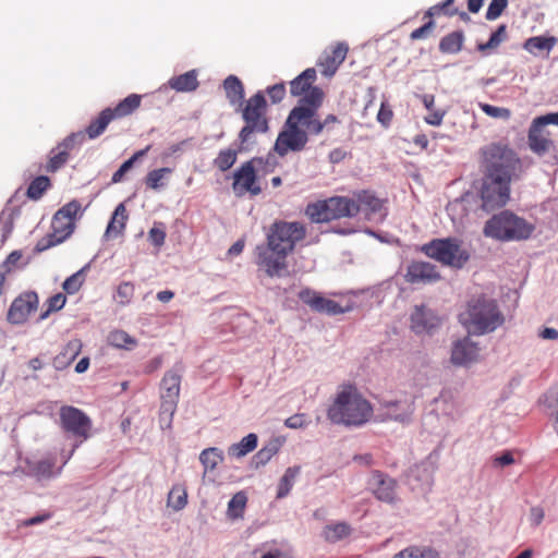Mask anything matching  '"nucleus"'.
I'll use <instances>...</instances> for the list:
<instances>
[{"label":"nucleus","mask_w":558,"mask_h":558,"mask_svg":"<svg viewBox=\"0 0 558 558\" xmlns=\"http://www.w3.org/2000/svg\"><path fill=\"white\" fill-rule=\"evenodd\" d=\"M445 112L439 110H432L428 116L425 117V122L429 125L438 126L441 124Z\"/></svg>","instance_id":"0e129e2a"},{"label":"nucleus","mask_w":558,"mask_h":558,"mask_svg":"<svg viewBox=\"0 0 558 558\" xmlns=\"http://www.w3.org/2000/svg\"><path fill=\"white\" fill-rule=\"evenodd\" d=\"M151 148V145H147L144 149L137 150L131 158L125 160L120 168L113 173L111 181L113 183L121 182L124 174L134 166V163L143 158Z\"/></svg>","instance_id":"c03bdc74"},{"label":"nucleus","mask_w":558,"mask_h":558,"mask_svg":"<svg viewBox=\"0 0 558 558\" xmlns=\"http://www.w3.org/2000/svg\"><path fill=\"white\" fill-rule=\"evenodd\" d=\"M181 374L178 369L168 371L161 379V414L173 415L180 396Z\"/></svg>","instance_id":"dca6fc26"},{"label":"nucleus","mask_w":558,"mask_h":558,"mask_svg":"<svg viewBox=\"0 0 558 558\" xmlns=\"http://www.w3.org/2000/svg\"><path fill=\"white\" fill-rule=\"evenodd\" d=\"M349 201L353 202L356 209V216L362 211L365 217L371 219L372 217L379 215L380 217L386 216V198H380L375 192L369 190H361L353 192L352 197Z\"/></svg>","instance_id":"2eb2a0df"},{"label":"nucleus","mask_w":558,"mask_h":558,"mask_svg":"<svg viewBox=\"0 0 558 558\" xmlns=\"http://www.w3.org/2000/svg\"><path fill=\"white\" fill-rule=\"evenodd\" d=\"M128 219H129V215H128L126 207L123 203H120L116 207V209L111 216V219L107 226L105 235L107 238H117V236L123 234Z\"/></svg>","instance_id":"cd10ccee"},{"label":"nucleus","mask_w":558,"mask_h":558,"mask_svg":"<svg viewBox=\"0 0 558 558\" xmlns=\"http://www.w3.org/2000/svg\"><path fill=\"white\" fill-rule=\"evenodd\" d=\"M392 558H440L438 553L429 547L409 546L392 556Z\"/></svg>","instance_id":"a19ab883"},{"label":"nucleus","mask_w":558,"mask_h":558,"mask_svg":"<svg viewBox=\"0 0 558 558\" xmlns=\"http://www.w3.org/2000/svg\"><path fill=\"white\" fill-rule=\"evenodd\" d=\"M527 145L537 156H544L556 148L551 132L537 118L533 119L529 128Z\"/></svg>","instance_id":"4468645a"},{"label":"nucleus","mask_w":558,"mask_h":558,"mask_svg":"<svg viewBox=\"0 0 558 558\" xmlns=\"http://www.w3.org/2000/svg\"><path fill=\"white\" fill-rule=\"evenodd\" d=\"M325 93L313 90L307 98H300L298 105L289 112L284 129L278 134L274 149L283 157L289 151L299 153L305 149L310 135H319L329 131L332 124L339 123L337 116L330 113L324 120L318 111L323 106Z\"/></svg>","instance_id":"f03ea898"},{"label":"nucleus","mask_w":558,"mask_h":558,"mask_svg":"<svg viewBox=\"0 0 558 558\" xmlns=\"http://www.w3.org/2000/svg\"><path fill=\"white\" fill-rule=\"evenodd\" d=\"M534 226L512 211L494 215L484 226V234L499 241H521L531 236Z\"/></svg>","instance_id":"423d86ee"},{"label":"nucleus","mask_w":558,"mask_h":558,"mask_svg":"<svg viewBox=\"0 0 558 558\" xmlns=\"http://www.w3.org/2000/svg\"><path fill=\"white\" fill-rule=\"evenodd\" d=\"M348 51L349 47L345 43H338L329 50H325L318 61L322 74L328 77L332 76L344 61Z\"/></svg>","instance_id":"4be33fe9"},{"label":"nucleus","mask_w":558,"mask_h":558,"mask_svg":"<svg viewBox=\"0 0 558 558\" xmlns=\"http://www.w3.org/2000/svg\"><path fill=\"white\" fill-rule=\"evenodd\" d=\"M142 104V96L138 94H130L119 101L116 107H111V113L114 120L123 119L134 113Z\"/></svg>","instance_id":"7c9ffc66"},{"label":"nucleus","mask_w":558,"mask_h":558,"mask_svg":"<svg viewBox=\"0 0 558 558\" xmlns=\"http://www.w3.org/2000/svg\"><path fill=\"white\" fill-rule=\"evenodd\" d=\"M85 276L83 270H78L69 278H66L62 284L63 290L69 294L76 293L83 286Z\"/></svg>","instance_id":"de8ad7c7"},{"label":"nucleus","mask_w":558,"mask_h":558,"mask_svg":"<svg viewBox=\"0 0 558 558\" xmlns=\"http://www.w3.org/2000/svg\"><path fill=\"white\" fill-rule=\"evenodd\" d=\"M480 348L469 337L454 342L451 351V361L456 365H466L478 356Z\"/></svg>","instance_id":"393cba45"},{"label":"nucleus","mask_w":558,"mask_h":558,"mask_svg":"<svg viewBox=\"0 0 558 558\" xmlns=\"http://www.w3.org/2000/svg\"><path fill=\"white\" fill-rule=\"evenodd\" d=\"M54 463L51 460H41L37 462L35 471L38 475L44 477H51L54 475L53 472Z\"/></svg>","instance_id":"052dcab7"},{"label":"nucleus","mask_w":558,"mask_h":558,"mask_svg":"<svg viewBox=\"0 0 558 558\" xmlns=\"http://www.w3.org/2000/svg\"><path fill=\"white\" fill-rule=\"evenodd\" d=\"M114 120L111 113V107L102 109L97 117L90 120L85 129V135L89 140L99 137L107 130L110 122Z\"/></svg>","instance_id":"bb28decb"},{"label":"nucleus","mask_w":558,"mask_h":558,"mask_svg":"<svg viewBox=\"0 0 558 558\" xmlns=\"http://www.w3.org/2000/svg\"><path fill=\"white\" fill-rule=\"evenodd\" d=\"M369 486L374 496L379 501L395 504L398 500L397 481L381 471L376 470L372 472Z\"/></svg>","instance_id":"6ab92c4d"},{"label":"nucleus","mask_w":558,"mask_h":558,"mask_svg":"<svg viewBox=\"0 0 558 558\" xmlns=\"http://www.w3.org/2000/svg\"><path fill=\"white\" fill-rule=\"evenodd\" d=\"M22 253L19 251H13L9 254L7 259L3 262L2 266L0 267V284L3 283L5 279V274L10 272L21 260Z\"/></svg>","instance_id":"3c124183"},{"label":"nucleus","mask_w":558,"mask_h":558,"mask_svg":"<svg viewBox=\"0 0 558 558\" xmlns=\"http://www.w3.org/2000/svg\"><path fill=\"white\" fill-rule=\"evenodd\" d=\"M51 182L48 177L39 175L35 178L28 185L26 195L33 201L41 198L44 193L50 187Z\"/></svg>","instance_id":"37998d69"},{"label":"nucleus","mask_w":558,"mask_h":558,"mask_svg":"<svg viewBox=\"0 0 558 558\" xmlns=\"http://www.w3.org/2000/svg\"><path fill=\"white\" fill-rule=\"evenodd\" d=\"M454 2V0H445L444 2L436 4L432 7L427 12V16L438 15L441 12L449 16L457 15L459 13V10L457 8L451 9V4Z\"/></svg>","instance_id":"5fc2aeb1"},{"label":"nucleus","mask_w":558,"mask_h":558,"mask_svg":"<svg viewBox=\"0 0 558 558\" xmlns=\"http://www.w3.org/2000/svg\"><path fill=\"white\" fill-rule=\"evenodd\" d=\"M242 106V119L244 126L239 133V140L243 147L251 142L254 133H265L268 131V119H267V101L263 92H257L251 96L247 100L243 101Z\"/></svg>","instance_id":"6e6552de"},{"label":"nucleus","mask_w":558,"mask_h":558,"mask_svg":"<svg viewBox=\"0 0 558 558\" xmlns=\"http://www.w3.org/2000/svg\"><path fill=\"white\" fill-rule=\"evenodd\" d=\"M223 460L222 451L216 447L204 449L199 454V461L205 472L214 471Z\"/></svg>","instance_id":"58836bf2"},{"label":"nucleus","mask_w":558,"mask_h":558,"mask_svg":"<svg viewBox=\"0 0 558 558\" xmlns=\"http://www.w3.org/2000/svg\"><path fill=\"white\" fill-rule=\"evenodd\" d=\"M187 504L186 487L182 484H174L168 494L167 505L174 511L182 510Z\"/></svg>","instance_id":"c9c22d12"},{"label":"nucleus","mask_w":558,"mask_h":558,"mask_svg":"<svg viewBox=\"0 0 558 558\" xmlns=\"http://www.w3.org/2000/svg\"><path fill=\"white\" fill-rule=\"evenodd\" d=\"M78 134H71L66 136L49 153V158L46 165V171L54 173L60 170L69 160L70 154L75 146V141Z\"/></svg>","instance_id":"5701e85b"},{"label":"nucleus","mask_w":558,"mask_h":558,"mask_svg":"<svg viewBox=\"0 0 558 558\" xmlns=\"http://www.w3.org/2000/svg\"><path fill=\"white\" fill-rule=\"evenodd\" d=\"M276 166L274 157L267 156L266 158L255 157L243 162L233 172L232 190L238 197L245 194L257 196L262 193V187L258 182L257 171H272Z\"/></svg>","instance_id":"0eeeda50"},{"label":"nucleus","mask_w":558,"mask_h":558,"mask_svg":"<svg viewBox=\"0 0 558 558\" xmlns=\"http://www.w3.org/2000/svg\"><path fill=\"white\" fill-rule=\"evenodd\" d=\"M508 38L507 26L501 24L497 27V29L490 35L489 39L485 44H478L477 49L481 52H486L487 50H493L499 47L501 43H504Z\"/></svg>","instance_id":"a18cd8bd"},{"label":"nucleus","mask_w":558,"mask_h":558,"mask_svg":"<svg viewBox=\"0 0 558 558\" xmlns=\"http://www.w3.org/2000/svg\"><path fill=\"white\" fill-rule=\"evenodd\" d=\"M460 323L469 333L485 335L500 327L505 317L495 300L478 296L470 300L465 310L459 314Z\"/></svg>","instance_id":"39448f33"},{"label":"nucleus","mask_w":558,"mask_h":558,"mask_svg":"<svg viewBox=\"0 0 558 558\" xmlns=\"http://www.w3.org/2000/svg\"><path fill=\"white\" fill-rule=\"evenodd\" d=\"M83 344L80 339L70 340L59 354L53 357L52 365L58 371H63L80 355Z\"/></svg>","instance_id":"a878e982"},{"label":"nucleus","mask_w":558,"mask_h":558,"mask_svg":"<svg viewBox=\"0 0 558 558\" xmlns=\"http://www.w3.org/2000/svg\"><path fill=\"white\" fill-rule=\"evenodd\" d=\"M434 26H435L434 22L433 21H428L423 26L414 29L411 33L410 38L412 40H418V39L426 38L432 33Z\"/></svg>","instance_id":"680f3d73"},{"label":"nucleus","mask_w":558,"mask_h":558,"mask_svg":"<svg viewBox=\"0 0 558 558\" xmlns=\"http://www.w3.org/2000/svg\"><path fill=\"white\" fill-rule=\"evenodd\" d=\"M373 407L353 385H343L332 404L327 410V417L338 425L362 426L373 416Z\"/></svg>","instance_id":"20e7f679"},{"label":"nucleus","mask_w":558,"mask_h":558,"mask_svg":"<svg viewBox=\"0 0 558 558\" xmlns=\"http://www.w3.org/2000/svg\"><path fill=\"white\" fill-rule=\"evenodd\" d=\"M539 122L544 123L546 126L549 124H554L558 126V112H550L544 116L536 117Z\"/></svg>","instance_id":"338daca9"},{"label":"nucleus","mask_w":558,"mask_h":558,"mask_svg":"<svg viewBox=\"0 0 558 558\" xmlns=\"http://www.w3.org/2000/svg\"><path fill=\"white\" fill-rule=\"evenodd\" d=\"M478 107L490 118L508 120L511 117V111L508 108L496 107L484 102H480Z\"/></svg>","instance_id":"8fccbe9b"},{"label":"nucleus","mask_w":558,"mask_h":558,"mask_svg":"<svg viewBox=\"0 0 558 558\" xmlns=\"http://www.w3.org/2000/svg\"><path fill=\"white\" fill-rule=\"evenodd\" d=\"M557 44L558 38L555 36H534L524 41L523 48L532 54H537L538 52L549 54Z\"/></svg>","instance_id":"2f4dec72"},{"label":"nucleus","mask_w":558,"mask_h":558,"mask_svg":"<svg viewBox=\"0 0 558 558\" xmlns=\"http://www.w3.org/2000/svg\"><path fill=\"white\" fill-rule=\"evenodd\" d=\"M82 207L78 201L73 199L63 205L54 215L51 221V232L38 242V251L47 250L65 241L75 229V220Z\"/></svg>","instance_id":"9d476101"},{"label":"nucleus","mask_w":558,"mask_h":558,"mask_svg":"<svg viewBox=\"0 0 558 558\" xmlns=\"http://www.w3.org/2000/svg\"><path fill=\"white\" fill-rule=\"evenodd\" d=\"M393 117V112L390 106L386 102H381L379 111L377 113V121L385 128L389 126Z\"/></svg>","instance_id":"bf43d9fd"},{"label":"nucleus","mask_w":558,"mask_h":558,"mask_svg":"<svg viewBox=\"0 0 558 558\" xmlns=\"http://www.w3.org/2000/svg\"><path fill=\"white\" fill-rule=\"evenodd\" d=\"M66 302V296L63 293H57L52 296H50L46 303V310L40 314V319H46L50 313L60 311Z\"/></svg>","instance_id":"49530a36"},{"label":"nucleus","mask_w":558,"mask_h":558,"mask_svg":"<svg viewBox=\"0 0 558 558\" xmlns=\"http://www.w3.org/2000/svg\"><path fill=\"white\" fill-rule=\"evenodd\" d=\"M350 534V526L345 523H337L328 526L326 537L332 542L339 541Z\"/></svg>","instance_id":"603ef678"},{"label":"nucleus","mask_w":558,"mask_h":558,"mask_svg":"<svg viewBox=\"0 0 558 558\" xmlns=\"http://www.w3.org/2000/svg\"><path fill=\"white\" fill-rule=\"evenodd\" d=\"M298 296L304 304L310 306L312 311L322 314L333 316L347 313L351 310V306H342L338 302L327 299L319 292L310 288L302 289Z\"/></svg>","instance_id":"ddd939ff"},{"label":"nucleus","mask_w":558,"mask_h":558,"mask_svg":"<svg viewBox=\"0 0 558 558\" xmlns=\"http://www.w3.org/2000/svg\"><path fill=\"white\" fill-rule=\"evenodd\" d=\"M356 207L349 196H332L327 199L308 203L305 216L314 223H325L342 218L356 217Z\"/></svg>","instance_id":"1a4fd4ad"},{"label":"nucleus","mask_w":558,"mask_h":558,"mask_svg":"<svg viewBox=\"0 0 558 558\" xmlns=\"http://www.w3.org/2000/svg\"><path fill=\"white\" fill-rule=\"evenodd\" d=\"M317 78L316 70L308 68L290 82V94L293 97L307 98L315 89H322L314 86Z\"/></svg>","instance_id":"b1692460"},{"label":"nucleus","mask_w":558,"mask_h":558,"mask_svg":"<svg viewBox=\"0 0 558 558\" xmlns=\"http://www.w3.org/2000/svg\"><path fill=\"white\" fill-rule=\"evenodd\" d=\"M478 163L482 208L492 211L504 207L510 199L512 182L520 180L524 172L522 159L508 142L498 141L480 148Z\"/></svg>","instance_id":"f257e3e1"},{"label":"nucleus","mask_w":558,"mask_h":558,"mask_svg":"<svg viewBox=\"0 0 558 558\" xmlns=\"http://www.w3.org/2000/svg\"><path fill=\"white\" fill-rule=\"evenodd\" d=\"M276 450L272 448H262L257 454L256 458L259 460V462H267L274 454Z\"/></svg>","instance_id":"774afa93"},{"label":"nucleus","mask_w":558,"mask_h":558,"mask_svg":"<svg viewBox=\"0 0 558 558\" xmlns=\"http://www.w3.org/2000/svg\"><path fill=\"white\" fill-rule=\"evenodd\" d=\"M306 236V228L298 221H276L267 233V244L256 247V264L269 277H282L288 268L287 257L296 243Z\"/></svg>","instance_id":"7ed1b4c3"},{"label":"nucleus","mask_w":558,"mask_h":558,"mask_svg":"<svg viewBox=\"0 0 558 558\" xmlns=\"http://www.w3.org/2000/svg\"><path fill=\"white\" fill-rule=\"evenodd\" d=\"M300 471V466H290L286 470L278 484L277 498H283L289 495Z\"/></svg>","instance_id":"4c0bfd02"},{"label":"nucleus","mask_w":558,"mask_h":558,"mask_svg":"<svg viewBox=\"0 0 558 558\" xmlns=\"http://www.w3.org/2000/svg\"><path fill=\"white\" fill-rule=\"evenodd\" d=\"M257 447V436L248 434L240 442L233 444L228 448V454L234 458H241L252 452Z\"/></svg>","instance_id":"72a5a7b5"},{"label":"nucleus","mask_w":558,"mask_h":558,"mask_svg":"<svg viewBox=\"0 0 558 558\" xmlns=\"http://www.w3.org/2000/svg\"><path fill=\"white\" fill-rule=\"evenodd\" d=\"M38 306V295L35 292H27L16 298L8 312V320L11 324H23L29 314Z\"/></svg>","instance_id":"412c9836"},{"label":"nucleus","mask_w":558,"mask_h":558,"mask_svg":"<svg viewBox=\"0 0 558 558\" xmlns=\"http://www.w3.org/2000/svg\"><path fill=\"white\" fill-rule=\"evenodd\" d=\"M266 94L269 96L272 104H279L286 96L284 83H278L267 87Z\"/></svg>","instance_id":"6e6d98bb"},{"label":"nucleus","mask_w":558,"mask_h":558,"mask_svg":"<svg viewBox=\"0 0 558 558\" xmlns=\"http://www.w3.org/2000/svg\"><path fill=\"white\" fill-rule=\"evenodd\" d=\"M247 504V495L245 492L240 490L235 493L228 502L227 517L231 520L243 518Z\"/></svg>","instance_id":"473e14b6"},{"label":"nucleus","mask_w":558,"mask_h":558,"mask_svg":"<svg viewBox=\"0 0 558 558\" xmlns=\"http://www.w3.org/2000/svg\"><path fill=\"white\" fill-rule=\"evenodd\" d=\"M441 278L437 267L428 262H411L404 274L405 282L410 284H432Z\"/></svg>","instance_id":"a211bd4d"},{"label":"nucleus","mask_w":558,"mask_h":558,"mask_svg":"<svg viewBox=\"0 0 558 558\" xmlns=\"http://www.w3.org/2000/svg\"><path fill=\"white\" fill-rule=\"evenodd\" d=\"M239 150L234 148L221 149L213 160V165L221 172H226L236 162Z\"/></svg>","instance_id":"e433bc0d"},{"label":"nucleus","mask_w":558,"mask_h":558,"mask_svg":"<svg viewBox=\"0 0 558 558\" xmlns=\"http://www.w3.org/2000/svg\"><path fill=\"white\" fill-rule=\"evenodd\" d=\"M284 425L289 428H303L307 425L304 414H294L288 417L284 422Z\"/></svg>","instance_id":"e2e57ef3"},{"label":"nucleus","mask_w":558,"mask_h":558,"mask_svg":"<svg viewBox=\"0 0 558 558\" xmlns=\"http://www.w3.org/2000/svg\"><path fill=\"white\" fill-rule=\"evenodd\" d=\"M463 41V32H452L441 38L439 43V49L444 53H458L462 49Z\"/></svg>","instance_id":"f704fd0d"},{"label":"nucleus","mask_w":558,"mask_h":558,"mask_svg":"<svg viewBox=\"0 0 558 558\" xmlns=\"http://www.w3.org/2000/svg\"><path fill=\"white\" fill-rule=\"evenodd\" d=\"M410 327L417 335L433 333L441 324L434 311L425 305H415L410 316Z\"/></svg>","instance_id":"aec40b11"},{"label":"nucleus","mask_w":558,"mask_h":558,"mask_svg":"<svg viewBox=\"0 0 558 558\" xmlns=\"http://www.w3.org/2000/svg\"><path fill=\"white\" fill-rule=\"evenodd\" d=\"M134 291H135V287L132 282H129V281L121 282L117 288L118 303L121 305L129 304L134 296Z\"/></svg>","instance_id":"09e8293b"},{"label":"nucleus","mask_w":558,"mask_h":558,"mask_svg":"<svg viewBox=\"0 0 558 558\" xmlns=\"http://www.w3.org/2000/svg\"><path fill=\"white\" fill-rule=\"evenodd\" d=\"M51 517H52V514L50 512L40 513L35 517L19 521L17 527L22 529V527H29V526L38 525V524H41V523L48 521L49 519H51Z\"/></svg>","instance_id":"4d7b16f0"},{"label":"nucleus","mask_w":558,"mask_h":558,"mask_svg":"<svg viewBox=\"0 0 558 558\" xmlns=\"http://www.w3.org/2000/svg\"><path fill=\"white\" fill-rule=\"evenodd\" d=\"M196 70H190L181 75L172 76L168 81V86L179 93L194 92L199 85Z\"/></svg>","instance_id":"c85d7f7f"},{"label":"nucleus","mask_w":558,"mask_h":558,"mask_svg":"<svg viewBox=\"0 0 558 558\" xmlns=\"http://www.w3.org/2000/svg\"><path fill=\"white\" fill-rule=\"evenodd\" d=\"M226 97L231 106H240L244 100V85L235 75H229L223 81Z\"/></svg>","instance_id":"c756f323"},{"label":"nucleus","mask_w":558,"mask_h":558,"mask_svg":"<svg viewBox=\"0 0 558 558\" xmlns=\"http://www.w3.org/2000/svg\"><path fill=\"white\" fill-rule=\"evenodd\" d=\"M172 173V169L168 167L154 169L145 177V185L154 191L160 190L166 185V177Z\"/></svg>","instance_id":"ea45409f"},{"label":"nucleus","mask_w":558,"mask_h":558,"mask_svg":"<svg viewBox=\"0 0 558 558\" xmlns=\"http://www.w3.org/2000/svg\"><path fill=\"white\" fill-rule=\"evenodd\" d=\"M60 423L64 432L81 439V442L90 437L92 420L81 409L73 405H63L60 408Z\"/></svg>","instance_id":"f8f14e48"},{"label":"nucleus","mask_w":558,"mask_h":558,"mask_svg":"<svg viewBox=\"0 0 558 558\" xmlns=\"http://www.w3.org/2000/svg\"><path fill=\"white\" fill-rule=\"evenodd\" d=\"M148 240L156 247L162 246L166 240V232L163 228L161 226H154L148 232Z\"/></svg>","instance_id":"13d9d810"},{"label":"nucleus","mask_w":558,"mask_h":558,"mask_svg":"<svg viewBox=\"0 0 558 558\" xmlns=\"http://www.w3.org/2000/svg\"><path fill=\"white\" fill-rule=\"evenodd\" d=\"M380 421L409 422L414 413V399L404 398L396 401L383 400L379 402Z\"/></svg>","instance_id":"f3484780"},{"label":"nucleus","mask_w":558,"mask_h":558,"mask_svg":"<svg viewBox=\"0 0 558 558\" xmlns=\"http://www.w3.org/2000/svg\"><path fill=\"white\" fill-rule=\"evenodd\" d=\"M545 513L543 508L541 507H533L530 511V519L534 525H539L542 521L544 520Z\"/></svg>","instance_id":"69168bd1"},{"label":"nucleus","mask_w":558,"mask_h":558,"mask_svg":"<svg viewBox=\"0 0 558 558\" xmlns=\"http://www.w3.org/2000/svg\"><path fill=\"white\" fill-rule=\"evenodd\" d=\"M421 251L429 258L453 268H462L470 258L456 238L434 239L424 244Z\"/></svg>","instance_id":"9b49d317"},{"label":"nucleus","mask_w":558,"mask_h":558,"mask_svg":"<svg viewBox=\"0 0 558 558\" xmlns=\"http://www.w3.org/2000/svg\"><path fill=\"white\" fill-rule=\"evenodd\" d=\"M108 343L118 349L131 350L137 341L124 330H113L108 335Z\"/></svg>","instance_id":"79ce46f5"},{"label":"nucleus","mask_w":558,"mask_h":558,"mask_svg":"<svg viewBox=\"0 0 558 558\" xmlns=\"http://www.w3.org/2000/svg\"><path fill=\"white\" fill-rule=\"evenodd\" d=\"M508 5V0H492L486 11V20H497Z\"/></svg>","instance_id":"864d4df0"}]
</instances>
